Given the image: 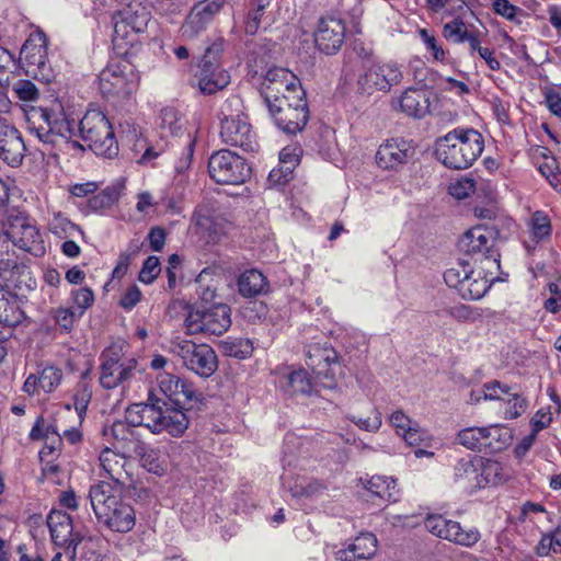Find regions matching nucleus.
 Wrapping results in <instances>:
<instances>
[{
  "label": "nucleus",
  "mask_w": 561,
  "mask_h": 561,
  "mask_svg": "<svg viewBox=\"0 0 561 561\" xmlns=\"http://www.w3.org/2000/svg\"><path fill=\"white\" fill-rule=\"evenodd\" d=\"M145 426L154 434L167 432L181 436L188 427V417L179 409L163 410L159 402L134 403L126 409L125 422H114L111 428L114 447L121 453H137L139 443L131 427Z\"/></svg>",
  "instance_id": "nucleus-1"
},
{
  "label": "nucleus",
  "mask_w": 561,
  "mask_h": 561,
  "mask_svg": "<svg viewBox=\"0 0 561 561\" xmlns=\"http://www.w3.org/2000/svg\"><path fill=\"white\" fill-rule=\"evenodd\" d=\"M483 149V136L473 128H455L439 137L435 144L436 158L445 167L454 170L471 167Z\"/></svg>",
  "instance_id": "nucleus-2"
},
{
  "label": "nucleus",
  "mask_w": 561,
  "mask_h": 561,
  "mask_svg": "<svg viewBox=\"0 0 561 561\" xmlns=\"http://www.w3.org/2000/svg\"><path fill=\"white\" fill-rule=\"evenodd\" d=\"M89 499L99 523L116 533L130 531L136 523L134 508L115 494L113 486L100 482L90 488Z\"/></svg>",
  "instance_id": "nucleus-3"
},
{
  "label": "nucleus",
  "mask_w": 561,
  "mask_h": 561,
  "mask_svg": "<svg viewBox=\"0 0 561 561\" xmlns=\"http://www.w3.org/2000/svg\"><path fill=\"white\" fill-rule=\"evenodd\" d=\"M243 110V101L237 95L222 103L219 113L220 137L227 145L254 152L259 149V144Z\"/></svg>",
  "instance_id": "nucleus-4"
},
{
  "label": "nucleus",
  "mask_w": 561,
  "mask_h": 561,
  "mask_svg": "<svg viewBox=\"0 0 561 561\" xmlns=\"http://www.w3.org/2000/svg\"><path fill=\"white\" fill-rule=\"evenodd\" d=\"M28 124L30 131L44 144H55L58 137L71 139L76 135V123L68 119L59 100L49 106L33 108Z\"/></svg>",
  "instance_id": "nucleus-5"
},
{
  "label": "nucleus",
  "mask_w": 561,
  "mask_h": 561,
  "mask_svg": "<svg viewBox=\"0 0 561 561\" xmlns=\"http://www.w3.org/2000/svg\"><path fill=\"white\" fill-rule=\"evenodd\" d=\"M80 137L98 156L112 158L118 151V145L112 125L100 110H89L78 125Z\"/></svg>",
  "instance_id": "nucleus-6"
},
{
  "label": "nucleus",
  "mask_w": 561,
  "mask_h": 561,
  "mask_svg": "<svg viewBox=\"0 0 561 561\" xmlns=\"http://www.w3.org/2000/svg\"><path fill=\"white\" fill-rule=\"evenodd\" d=\"M447 286L457 289L467 300H479L490 289L495 276L492 272L484 273L483 267L471 268L466 262H458L456 266L444 273Z\"/></svg>",
  "instance_id": "nucleus-7"
},
{
  "label": "nucleus",
  "mask_w": 561,
  "mask_h": 561,
  "mask_svg": "<svg viewBox=\"0 0 561 561\" xmlns=\"http://www.w3.org/2000/svg\"><path fill=\"white\" fill-rule=\"evenodd\" d=\"M138 362L123 353L121 346L112 345L100 355L99 382L106 390L124 387L134 378Z\"/></svg>",
  "instance_id": "nucleus-8"
},
{
  "label": "nucleus",
  "mask_w": 561,
  "mask_h": 561,
  "mask_svg": "<svg viewBox=\"0 0 561 561\" xmlns=\"http://www.w3.org/2000/svg\"><path fill=\"white\" fill-rule=\"evenodd\" d=\"M184 325L187 334L220 335L231 325V309L226 304H217L206 309H192L185 318Z\"/></svg>",
  "instance_id": "nucleus-9"
},
{
  "label": "nucleus",
  "mask_w": 561,
  "mask_h": 561,
  "mask_svg": "<svg viewBox=\"0 0 561 561\" xmlns=\"http://www.w3.org/2000/svg\"><path fill=\"white\" fill-rule=\"evenodd\" d=\"M438 105V94L427 87L407 88L392 103L396 111L414 119L433 115Z\"/></svg>",
  "instance_id": "nucleus-10"
},
{
  "label": "nucleus",
  "mask_w": 561,
  "mask_h": 561,
  "mask_svg": "<svg viewBox=\"0 0 561 561\" xmlns=\"http://www.w3.org/2000/svg\"><path fill=\"white\" fill-rule=\"evenodd\" d=\"M113 20V42L118 48H124L128 45L134 46L138 41V35L146 31L149 13L140 5L137 8L129 5L118 11Z\"/></svg>",
  "instance_id": "nucleus-11"
},
{
  "label": "nucleus",
  "mask_w": 561,
  "mask_h": 561,
  "mask_svg": "<svg viewBox=\"0 0 561 561\" xmlns=\"http://www.w3.org/2000/svg\"><path fill=\"white\" fill-rule=\"evenodd\" d=\"M497 232L494 228L476 226L463 233L459 239V249L470 255L483 256L485 265L499 268V253L495 250Z\"/></svg>",
  "instance_id": "nucleus-12"
},
{
  "label": "nucleus",
  "mask_w": 561,
  "mask_h": 561,
  "mask_svg": "<svg viewBox=\"0 0 561 561\" xmlns=\"http://www.w3.org/2000/svg\"><path fill=\"white\" fill-rule=\"evenodd\" d=\"M172 352L179 356L183 365L202 377L211 376L218 367L217 355L207 344L192 341H179L172 344Z\"/></svg>",
  "instance_id": "nucleus-13"
},
{
  "label": "nucleus",
  "mask_w": 561,
  "mask_h": 561,
  "mask_svg": "<svg viewBox=\"0 0 561 561\" xmlns=\"http://www.w3.org/2000/svg\"><path fill=\"white\" fill-rule=\"evenodd\" d=\"M208 172L210 178L219 184H241L249 176L243 158L230 150L214 152L208 160Z\"/></svg>",
  "instance_id": "nucleus-14"
},
{
  "label": "nucleus",
  "mask_w": 561,
  "mask_h": 561,
  "mask_svg": "<svg viewBox=\"0 0 561 561\" xmlns=\"http://www.w3.org/2000/svg\"><path fill=\"white\" fill-rule=\"evenodd\" d=\"M159 391L174 405H170L159 398L149 397L148 403L159 402V405L165 409H179L183 411L186 405L199 400V393L195 390L192 383L181 379L178 376L169 373L160 374L158 377Z\"/></svg>",
  "instance_id": "nucleus-15"
},
{
  "label": "nucleus",
  "mask_w": 561,
  "mask_h": 561,
  "mask_svg": "<svg viewBox=\"0 0 561 561\" xmlns=\"http://www.w3.org/2000/svg\"><path fill=\"white\" fill-rule=\"evenodd\" d=\"M5 224L15 247L34 256H43L46 253L43 236L35 222L27 216L10 215Z\"/></svg>",
  "instance_id": "nucleus-16"
},
{
  "label": "nucleus",
  "mask_w": 561,
  "mask_h": 561,
  "mask_svg": "<svg viewBox=\"0 0 561 561\" xmlns=\"http://www.w3.org/2000/svg\"><path fill=\"white\" fill-rule=\"evenodd\" d=\"M100 91L106 96H128L138 83L137 76L128 64H111L104 68L99 77Z\"/></svg>",
  "instance_id": "nucleus-17"
},
{
  "label": "nucleus",
  "mask_w": 561,
  "mask_h": 561,
  "mask_svg": "<svg viewBox=\"0 0 561 561\" xmlns=\"http://www.w3.org/2000/svg\"><path fill=\"white\" fill-rule=\"evenodd\" d=\"M275 124L288 134L300 131L309 119L306 98L294 101H273L266 104Z\"/></svg>",
  "instance_id": "nucleus-18"
},
{
  "label": "nucleus",
  "mask_w": 561,
  "mask_h": 561,
  "mask_svg": "<svg viewBox=\"0 0 561 561\" xmlns=\"http://www.w3.org/2000/svg\"><path fill=\"white\" fill-rule=\"evenodd\" d=\"M425 527L432 535L463 547L474 546L481 537L477 528L463 529L460 523L439 514L428 515L425 518Z\"/></svg>",
  "instance_id": "nucleus-19"
},
{
  "label": "nucleus",
  "mask_w": 561,
  "mask_h": 561,
  "mask_svg": "<svg viewBox=\"0 0 561 561\" xmlns=\"http://www.w3.org/2000/svg\"><path fill=\"white\" fill-rule=\"evenodd\" d=\"M403 79V73L397 62H378L369 67L365 73L358 78L359 89L367 94L376 91L389 92L393 85L399 84Z\"/></svg>",
  "instance_id": "nucleus-20"
},
{
  "label": "nucleus",
  "mask_w": 561,
  "mask_h": 561,
  "mask_svg": "<svg viewBox=\"0 0 561 561\" xmlns=\"http://www.w3.org/2000/svg\"><path fill=\"white\" fill-rule=\"evenodd\" d=\"M47 526L51 541L66 551L76 553V547L81 541L79 534L73 531V522L64 511L53 510L47 516Z\"/></svg>",
  "instance_id": "nucleus-21"
},
{
  "label": "nucleus",
  "mask_w": 561,
  "mask_h": 561,
  "mask_svg": "<svg viewBox=\"0 0 561 561\" xmlns=\"http://www.w3.org/2000/svg\"><path fill=\"white\" fill-rule=\"evenodd\" d=\"M414 156L411 141L404 138H390L382 142L376 152V163L382 170H398Z\"/></svg>",
  "instance_id": "nucleus-22"
},
{
  "label": "nucleus",
  "mask_w": 561,
  "mask_h": 561,
  "mask_svg": "<svg viewBox=\"0 0 561 561\" xmlns=\"http://www.w3.org/2000/svg\"><path fill=\"white\" fill-rule=\"evenodd\" d=\"M345 31V24L342 20L335 18L321 19L313 33L317 48L325 55L337 53L344 43Z\"/></svg>",
  "instance_id": "nucleus-23"
},
{
  "label": "nucleus",
  "mask_w": 561,
  "mask_h": 561,
  "mask_svg": "<svg viewBox=\"0 0 561 561\" xmlns=\"http://www.w3.org/2000/svg\"><path fill=\"white\" fill-rule=\"evenodd\" d=\"M215 48L219 50L217 45L207 48L199 66L198 89L203 94H214L225 89L230 82L229 73L210 58Z\"/></svg>",
  "instance_id": "nucleus-24"
},
{
  "label": "nucleus",
  "mask_w": 561,
  "mask_h": 561,
  "mask_svg": "<svg viewBox=\"0 0 561 561\" xmlns=\"http://www.w3.org/2000/svg\"><path fill=\"white\" fill-rule=\"evenodd\" d=\"M225 0H202L196 3L188 13L182 27L183 34L188 37H195L211 23L214 18L220 12Z\"/></svg>",
  "instance_id": "nucleus-25"
},
{
  "label": "nucleus",
  "mask_w": 561,
  "mask_h": 561,
  "mask_svg": "<svg viewBox=\"0 0 561 561\" xmlns=\"http://www.w3.org/2000/svg\"><path fill=\"white\" fill-rule=\"evenodd\" d=\"M192 221L199 233L208 243H216L226 233V220L214 214V210L206 206L196 207Z\"/></svg>",
  "instance_id": "nucleus-26"
},
{
  "label": "nucleus",
  "mask_w": 561,
  "mask_h": 561,
  "mask_svg": "<svg viewBox=\"0 0 561 561\" xmlns=\"http://www.w3.org/2000/svg\"><path fill=\"white\" fill-rule=\"evenodd\" d=\"M26 151L25 144L19 130L4 124L0 130V158L11 167L22 163Z\"/></svg>",
  "instance_id": "nucleus-27"
},
{
  "label": "nucleus",
  "mask_w": 561,
  "mask_h": 561,
  "mask_svg": "<svg viewBox=\"0 0 561 561\" xmlns=\"http://www.w3.org/2000/svg\"><path fill=\"white\" fill-rule=\"evenodd\" d=\"M296 76L284 68H271L267 70L261 84V94L265 103L282 101L279 89L283 87H293Z\"/></svg>",
  "instance_id": "nucleus-28"
},
{
  "label": "nucleus",
  "mask_w": 561,
  "mask_h": 561,
  "mask_svg": "<svg viewBox=\"0 0 561 561\" xmlns=\"http://www.w3.org/2000/svg\"><path fill=\"white\" fill-rule=\"evenodd\" d=\"M99 462L103 473L117 484L124 485L129 480L130 477L126 470L127 460L123 453L104 448L99 456Z\"/></svg>",
  "instance_id": "nucleus-29"
},
{
  "label": "nucleus",
  "mask_w": 561,
  "mask_h": 561,
  "mask_svg": "<svg viewBox=\"0 0 561 561\" xmlns=\"http://www.w3.org/2000/svg\"><path fill=\"white\" fill-rule=\"evenodd\" d=\"M377 551V538L370 533H363L357 536L346 548L336 552L337 559L342 561H356L371 558Z\"/></svg>",
  "instance_id": "nucleus-30"
},
{
  "label": "nucleus",
  "mask_w": 561,
  "mask_h": 561,
  "mask_svg": "<svg viewBox=\"0 0 561 561\" xmlns=\"http://www.w3.org/2000/svg\"><path fill=\"white\" fill-rule=\"evenodd\" d=\"M21 55L25 59L27 73L45 80L49 79L50 67L46 60V47L44 44L34 45L27 41L21 49Z\"/></svg>",
  "instance_id": "nucleus-31"
},
{
  "label": "nucleus",
  "mask_w": 561,
  "mask_h": 561,
  "mask_svg": "<svg viewBox=\"0 0 561 561\" xmlns=\"http://www.w3.org/2000/svg\"><path fill=\"white\" fill-rule=\"evenodd\" d=\"M24 319L18 296L7 288L0 289V324L15 327Z\"/></svg>",
  "instance_id": "nucleus-32"
},
{
  "label": "nucleus",
  "mask_w": 561,
  "mask_h": 561,
  "mask_svg": "<svg viewBox=\"0 0 561 561\" xmlns=\"http://www.w3.org/2000/svg\"><path fill=\"white\" fill-rule=\"evenodd\" d=\"M479 476V458H462L455 466V480L465 489H481Z\"/></svg>",
  "instance_id": "nucleus-33"
},
{
  "label": "nucleus",
  "mask_w": 561,
  "mask_h": 561,
  "mask_svg": "<svg viewBox=\"0 0 561 561\" xmlns=\"http://www.w3.org/2000/svg\"><path fill=\"white\" fill-rule=\"evenodd\" d=\"M307 365L312 370L318 367L337 365L339 355L328 343H311L306 348Z\"/></svg>",
  "instance_id": "nucleus-34"
},
{
  "label": "nucleus",
  "mask_w": 561,
  "mask_h": 561,
  "mask_svg": "<svg viewBox=\"0 0 561 561\" xmlns=\"http://www.w3.org/2000/svg\"><path fill=\"white\" fill-rule=\"evenodd\" d=\"M267 280L257 270L245 271L240 275L238 289L241 296L251 298L267 291Z\"/></svg>",
  "instance_id": "nucleus-35"
},
{
  "label": "nucleus",
  "mask_w": 561,
  "mask_h": 561,
  "mask_svg": "<svg viewBox=\"0 0 561 561\" xmlns=\"http://www.w3.org/2000/svg\"><path fill=\"white\" fill-rule=\"evenodd\" d=\"M5 229L0 230V276L5 277V274L14 270H24V266H19L15 260V251L7 224Z\"/></svg>",
  "instance_id": "nucleus-36"
},
{
  "label": "nucleus",
  "mask_w": 561,
  "mask_h": 561,
  "mask_svg": "<svg viewBox=\"0 0 561 561\" xmlns=\"http://www.w3.org/2000/svg\"><path fill=\"white\" fill-rule=\"evenodd\" d=\"M122 191L123 185L121 183L106 186L98 194H93L89 197L88 207L93 211L108 209L118 202Z\"/></svg>",
  "instance_id": "nucleus-37"
},
{
  "label": "nucleus",
  "mask_w": 561,
  "mask_h": 561,
  "mask_svg": "<svg viewBox=\"0 0 561 561\" xmlns=\"http://www.w3.org/2000/svg\"><path fill=\"white\" fill-rule=\"evenodd\" d=\"M479 472L481 488L486 484H497L506 479V472L501 462L492 459L479 458Z\"/></svg>",
  "instance_id": "nucleus-38"
},
{
  "label": "nucleus",
  "mask_w": 561,
  "mask_h": 561,
  "mask_svg": "<svg viewBox=\"0 0 561 561\" xmlns=\"http://www.w3.org/2000/svg\"><path fill=\"white\" fill-rule=\"evenodd\" d=\"M366 489L374 495L388 501H396L398 494L396 480L385 476H374L366 484Z\"/></svg>",
  "instance_id": "nucleus-39"
},
{
  "label": "nucleus",
  "mask_w": 561,
  "mask_h": 561,
  "mask_svg": "<svg viewBox=\"0 0 561 561\" xmlns=\"http://www.w3.org/2000/svg\"><path fill=\"white\" fill-rule=\"evenodd\" d=\"M485 439L490 444H486V448L493 450H501L508 446L512 442L513 435L511 428L504 425H490L484 427Z\"/></svg>",
  "instance_id": "nucleus-40"
},
{
  "label": "nucleus",
  "mask_w": 561,
  "mask_h": 561,
  "mask_svg": "<svg viewBox=\"0 0 561 561\" xmlns=\"http://www.w3.org/2000/svg\"><path fill=\"white\" fill-rule=\"evenodd\" d=\"M457 440L460 445L468 449L481 450L486 448V444H490L485 439L484 427H467L461 430L457 435Z\"/></svg>",
  "instance_id": "nucleus-41"
},
{
  "label": "nucleus",
  "mask_w": 561,
  "mask_h": 561,
  "mask_svg": "<svg viewBox=\"0 0 561 561\" xmlns=\"http://www.w3.org/2000/svg\"><path fill=\"white\" fill-rule=\"evenodd\" d=\"M327 491V485L318 480H304L296 482L290 489L291 495L297 499L317 500Z\"/></svg>",
  "instance_id": "nucleus-42"
},
{
  "label": "nucleus",
  "mask_w": 561,
  "mask_h": 561,
  "mask_svg": "<svg viewBox=\"0 0 561 561\" xmlns=\"http://www.w3.org/2000/svg\"><path fill=\"white\" fill-rule=\"evenodd\" d=\"M348 419L358 428L369 433L378 432L382 425L381 412L373 405L369 407L368 415L365 416L363 414H352Z\"/></svg>",
  "instance_id": "nucleus-43"
},
{
  "label": "nucleus",
  "mask_w": 561,
  "mask_h": 561,
  "mask_svg": "<svg viewBox=\"0 0 561 561\" xmlns=\"http://www.w3.org/2000/svg\"><path fill=\"white\" fill-rule=\"evenodd\" d=\"M184 118L173 106H165L160 113V127L171 135H176L184 126Z\"/></svg>",
  "instance_id": "nucleus-44"
},
{
  "label": "nucleus",
  "mask_w": 561,
  "mask_h": 561,
  "mask_svg": "<svg viewBox=\"0 0 561 561\" xmlns=\"http://www.w3.org/2000/svg\"><path fill=\"white\" fill-rule=\"evenodd\" d=\"M288 387L293 393L310 394L316 392L314 380L312 381L304 369L288 375Z\"/></svg>",
  "instance_id": "nucleus-45"
},
{
  "label": "nucleus",
  "mask_w": 561,
  "mask_h": 561,
  "mask_svg": "<svg viewBox=\"0 0 561 561\" xmlns=\"http://www.w3.org/2000/svg\"><path fill=\"white\" fill-rule=\"evenodd\" d=\"M48 228L49 231L58 238H67L73 236L75 232H81L77 225L72 224L60 213L54 214L48 224Z\"/></svg>",
  "instance_id": "nucleus-46"
},
{
  "label": "nucleus",
  "mask_w": 561,
  "mask_h": 561,
  "mask_svg": "<svg viewBox=\"0 0 561 561\" xmlns=\"http://www.w3.org/2000/svg\"><path fill=\"white\" fill-rule=\"evenodd\" d=\"M16 70H19V65L14 57L9 50L0 47V85L9 87Z\"/></svg>",
  "instance_id": "nucleus-47"
},
{
  "label": "nucleus",
  "mask_w": 561,
  "mask_h": 561,
  "mask_svg": "<svg viewBox=\"0 0 561 561\" xmlns=\"http://www.w3.org/2000/svg\"><path fill=\"white\" fill-rule=\"evenodd\" d=\"M530 233L535 242L548 239L551 234V224L548 216L541 211H536L531 218Z\"/></svg>",
  "instance_id": "nucleus-48"
},
{
  "label": "nucleus",
  "mask_w": 561,
  "mask_h": 561,
  "mask_svg": "<svg viewBox=\"0 0 561 561\" xmlns=\"http://www.w3.org/2000/svg\"><path fill=\"white\" fill-rule=\"evenodd\" d=\"M8 88H11L14 95L24 102H33L38 99V89L36 85L30 80H13L11 79V83Z\"/></svg>",
  "instance_id": "nucleus-49"
},
{
  "label": "nucleus",
  "mask_w": 561,
  "mask_h": 561,
  "mask_svg": "<svg viewBox=\"0 0 561 561\" xmlns=\"http://www.w3.org/2000/svg\"><path fill=\"white\" fill-rule=\"evenodd\" d=\"M469 33L465 22L458 18L443 26V36L454 44L465 43Z\"/></svg>",
  "instance_id": "nucleus-50"
},
{
  "label": "nucleus",
  "mask_w": 561,
  "mask_h": 561,
  "mask_svg": "<svg viewBox=\"0 0 561 561\" xmlns=\"http://www.w3.org/2000/svg\"><path fill=\"white\" fill-rule=\"evenodd\" d=\"M39 387L46 392H53L62 380V371L60 368L55 366H47L43 368L38 375Z\"/></svg>",
  "instance_id": "nucleus-51"
},
{
  "label": "nucleus",
  "mask_w": 561,
  "mask_h": 561,
  "mask_svg": "<svg viewBox=\"0 0 561 561\" xmlns=\"http://www.w3.org/2000/svg\"><path fill=\"white\" fill-rule=\"evenodd\" d=\"M332 366L318 367L312 370L314 374L316 392L320 388L332 390L337 387L336 374Z\"/></svg>",
  "instance_id": "nucleus-52"
},
{
  "label": "nucleus",
  "mask_w": 561,
  "mask_h": 561,
  "mask_svg": "<svg viewBox=\"0 0 561 561\" xmlns=\"http://www.w3.org/2000/svg\"><path fill=\"white\" fill-rule=\"evenodd\" d=\"M417 33H419V36L422 39L423 44L425 45V48L428 51H431L434 60L439 61V62H445L446 57H447V51L438 43L435 35L426 28H420Z\"/></svg>",
  "instance_id": "nucleus-53"
},
{
  "label": "nucleus",
  "mask_w": 561,
  "mask_h": 561,
  "mask_svg": "<svg viewBox=\"0 0 561 561\" xmlns=\"http://www.w3.org/2000/svg\"><path fill=\"white\" fill-rule=\"evenodd\" d=\"M507 409L504 412L505 419L514 420L523 415L527 409V400L517 392H511L505 400Z\"/></svg>",
  "instance_id": "nucleus-54"
},
{
  "label": "nucleus",
  "mask_w": 561,
  "mask_h": 561,
  "mask_svg": "<svg viewBox=\"0 0 561 561\" xmlns=\"http://www.w3.org/2000/svg\"><path fill=\"white\" fill-rule=\"evenodd\" d=\"M483 388V400L490 401H503L510 394L512 388L499 380L486 382L482 386Z\"/></svg>",
  "instance_id": "nucleus-55"
},
{
  "label": "nucleus",
  "mask_w": 561,
  "mask_h": 561,
  "mask_svg": "<svg viewBox=\"0 0 561 561\" xmlns=\"http://www.w3.org/2000/svg\"><path fill=\"white\" fill-rule=\"evenodd\" d=\"M271 1L272 0H256L255 9L249 12L245 22V32L248 34H255L257 32L264 10L270 5Z\"/></svg>",
  "instance_id": "nucleus-56"
},
{
  "label": "nucleus",
  "mask_w": 561,
  "mask_h": 561,
  "mask_svg": "<svg viewBox=\"0 0 561 561\" xmlns=\"http://www.w3.org/2000/svg\"><path fill=\"white\" fill-rule=\"evenodd\" d=\"M161 272L160 262L157 256H148L139 272L138 279L144 284H151Z\"/></svg>",
  "instance_id": "nucleus-57"
},
{
  "label": "nucleus",
  "mask_w": 561,
  "mask_h": 561,
  "mask_svg": "<svg viewBox=\"0 0 561 561\" xmlns=\"http://www.w3.org/2000/svg\"><path fill=\"white\" fill-rule=\"evenodd\" d=\"M91 397L92 391L89 385L85 382L79 383L73 396V405L79 416L85 413Z\"/></svg>",
  "instance_id": "nucleus-58"
},
{
  "label": "nucleus",
  "mask_w": 561,
  "mask_h": 561,
  "mask_svg": "<svg viewBox=\"0 0 561 561\" xmlns=\"http://www.w3.org/2000/svg\"><path fill=\"white\" fill-rule=\"evenodd\" d=\"M448 313L457 321H477L482 317L479 309L467 305H456L448 309Z\"/></svg>",
  "instance_id": "nucleus-59"
},
{
  "label": "nucleus",
  "mask_w": 561,
  "mask_h": 561,
  "mask_svg": "<svg viewBox=\"0 0 561 561\" xmlns=\"http://www.w3.org/2000/svg\"><path fill=\"white\" fill-rule=\"evenodd\" d=\"M389 423L394 427L396 433L401 435L411 430V426H415L416 421L408 416L402 410H397L389 416Z\"/></svg>",
  "instance_id": "nucleus-60"
},
{
  "label": "nucleus",
  "mask_w": 561,
  "mask_h": 561,
  "mask_svg": "<svg viewBox=\"0 0 561 561\" xmlns=\"http://www.w3.org/2000/svg\"><path fill=\"white\" fill-rule=\"evenodd\" d=\"M300 149L294 146H287L279 152V163L287 168V175L293 173L295 167L299 163Z\"/></svg>",
  "instance_id": "nucleus-61"
},
{
  "label": "nucleus",
  "mask_w": 561,
  "mask_h": 561,
  "mask_svg": "<svg viewBox=\"0 0 561 561\" xmlns=\"http://www.w3.org/2000/svg\"><path fill=\"white\" fill-rule=\"evenodd\" d=\"M72 299L75 306L79 310V314H82L83 311L91 307L92 304L94 302V294L92 289L83 287L72 293Z\"/></svg>",
  "instance_id": "nucleus-62"
},
{
  "label": "nucleus",
  "mask_w": 561,
  "mask_h": 561,
  "mask_svg": "<svg viewBox=\"0 0 561 561\" xmlns=\"http://www.w3.org/2000/svg\"><path fill=\"white\" fill-rule=\"evenodd\" d=\"M139 248L134 245L131 252H122L118 256L117 264L113 270V278H122L128 271L133 259L137 255Z\"/></svg>",
  "instance_id": "nucleus-63"
},
{
  "label": "nucleus",
  "mask_w": 561,
  "mask_h": 561,
  "mask_svg": "<svg viewBox=\"0 0 561 561\" xmlns=\"http://www.w3.org/2000/svg\"><path fill=\"white\" fill-rule=\"evenodd\" d=\"M104 553L99 549V540L90 538L84 542L82 561H103Z\"/></svg>",
  "instance_id": "nucleus-64"
}]
</instances>
